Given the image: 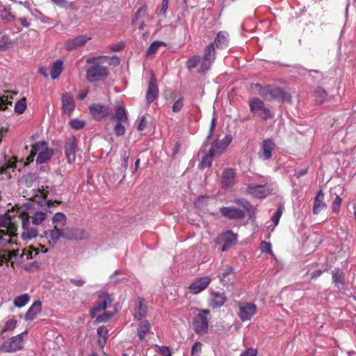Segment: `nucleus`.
<instances>
[{"label": "nucleus", "mask_w": 356, "mask_h": 356, "mask_svg": "<svg viewBox=\"0 0 356 356\" xmlns=\"http://www.w3.org/2000/svg\"><path fill=\"white\" fill-rule=\"evenodd\" d=\"M0 19L7 26H13L17 32H20L22 28L31 26V19H28L24 12L15 14L13 13L10 6H6L0 2Z\"/></svg>", "instance_id": "1"}, {"label": "nucleus", "mask_w": 356, "mask_h": 356, "mask_svg": "<svg viewBox=\"0 0 356 356\" xmlns=\"http://www.w3.org/2000/svg\"><path fill=\"white\" fill-rule=\"evenodd\" d=\"M259 88V95L266 101L279 102H290L291 99V95L280 87L268 85L261 86L260 84H256Z\"/></svg>", "instance_id": "2"}, {"label": "nucleus", "mask_w": 356, "mask_h": 356, "mask_svg": "<svg viewBox=\"0 0 356 356\" xmlns=\"http://www.w3.org/2000/svg\"><path fill=\"white\" fill-rule=\"evenodd\" d=\"M36 154H38L36 162L44 163L51 159L54 154V150L47 147V143L44 140L35 143L32 145L31 152L26 157L25 165L33 162Z\"/></svg>", "instance_id": "3"}, {"label": "nucleus", "mask_w": 356, "mask_h": 356, "mask_svg": "<svg viewBox=\"0 0 356 356\" xmlns=\"http://www.w3.org/2000/svg\"><path fill=\"white\" fill-rule=\"evenodd\" d=\"M98 58L99 57H92L88 58L86 60L88 64H91L86 70V79L90 82L97 81L108 76V68L95 63V60Z\"/></svg>", "instance_id": "4"}, {"label": "nucleus", "mask_w": 356, "mask_h": 356, "mask_svg": "<svg viewBox=\"0 0 356 356\" xmlns=\"http://www.w3.org/2000/svg\"><path fill=\"white\" fill-rule=\"evenodd\" d=\"M250 111L254 115H257L264 120H268L273 118V114L270 110L266 107L264 102L259 98L254 97L249 103Z\"/></svg>", "instance_id": "5"}, {"label": "nucleus", "mask_w": 356, "mask_h": 356, "mask_svg": "<svg viewBox=\"0 0 356 356\" xmlns=\"http://www.w3.org/2000/svg\"><path fill=\"white\" fill-rule=\"evenodd\" d=\"M27 331L13 337L9 341H4L0 346V351L3 353H14L23 348V339Z\"/></svg>", "instance_id": "6"}, {"label": "nucleus", "mask_w": 356, "mask_h": 356, "mask_svg": "<svg viewBox=\"0 0 356 356\" xmlns=\"http://www.w3.org/2000/svg\"><path fill=\"white\" fill-rule=\"evenodd\" d=\"M216 58V52L214 47V42H210L204 49L202 60L198 70L199 73L208 70L213 63Z\"/></svg>", "instance_id": "7"}, {"label": "nucleus", "mask_w": 356, "mask_h": 356, "mask_svg": "<svg viewBox=\"0 0 356 356\" xmlns=\"http://www.w3.org/2000/svg\"><path fill=\"white\" fill-rule=\"evenodd\" d=\"M246 191L254 197L265 198L272 193L273 188L266 184H249L247 186Z\"/></svg>", "instance_id": "8"}, {"label": "nucleus", "mask_w": 356, "mask_h": 356, "mask_svg": "<svg viewBox=\"0 0 356 356\" xmlns=\"http://www.w3.org/2000/svg\"><path fill=\"white\" fill-rule=\"evenodd\" d=\"M192 328L199 335L206 334L209 330V321L202 314H196L192 321Z\"/></svg>", "instance_id": "9"}, {"label": "nucleus", "mask_w": 356, "mask_h": 356, "mask_svg": "<svg viewBox=\"0 0 356 356\" xmlns=\"http://www.w3.org/2000/svg\"><path fill=\"white\" fill-rule=\"evenodd\" d=\"M276 145L273 140L267 138L263 140L260 151L258 153L259 158L266 161L272 157V152L275 149Z\"/></svg>", "instance_id": "10"}, {"label": "nucleus", "mask_w": 356, "mask_h": 356, "mask_svg": "<svg viewBox=\"0 0 356 356\" xmlns=\"http://www.w3.org/2000/svg\"><path fill=\"white\" fill-rule=\"evenodd\" d=\"M92 116L97 121L105 119L110 113L109 108L104 104H92L89 106Z\"/></svg>", "instance_id": "11"}, {"label": "nucleus", "mask_w": 356, "mask_h": 356, "mask_svg": "<svg viewBox=\"0 0 356 356\" xmlns=\"http://www.w3.org/2000/svg\"><path fill=\"white\" fill-rule=\"evenodd\" d=\"M158 95L159 88L157 86V80L154 74H152L146 93V104L149 106L157 98Z\"/></svg>", "instance_id": "12"}, {"label": "nucleus", "mask_w": 356, "mask_h": 356, "mask_svg": "<svg viewBox=\"0 0 356 356\" xmlns=\"http://www.w3.org/2000/svg\"><path fill=\"white\" fill-rule=\"evenodd\" d=\"M77 145L74 136L68 137L65 145V152L69 163L75 161Z\"/></svg>", "instance_id": "13"}, {"label": "nucleus", "mask_w": 356, "mask_h": 356, "mask_svg": "<svg viewBox=\"0 0 356 356\" xmlns=\"http://www.w3.org/2000/svg\"><path fill=\"white\" fill-rule=\"evenodd\" d=\"M220 213L229 220L243 219L245 216L243 211L234 207H222L220 208Z\"/></svg>", "instance_id": "14"}, {"label": "nucleus", "mask_w": 356, "mask_h": 356, "mask_svg": "<svg viewBox=\"0 0 356 356\" xmlns=\"http://www.w3.org/2000/svg\"><path fill=\"white\" fill-rule=\"evenodd\" d=\"M236 183V172L233 168H225L222 173L221 185L226 190L232 188Z\"/></svg>", "instance_id": "15"}, {"label": "nucleus", "mask_w": 356, "mask_h": 356, "mask_svg": "<svg viewBox=\"0 0 356 356\" xmlns=\"http://www.w3.org/2000/svg\"><path fill=\"white\" fill-rule=\"evenodd\" d=\"M44 233L45 236L49 239L48 243L51 247H54L60 238H64V229L57 227L56 225L53 227L52 229L44 231Z\"/></svg>", "instance_id": "16"}, {"label": "nucleus", "mask_w": 356, "mask_h": 356, "mask_svg": "<svg viewBox=\"0 0 356 356\" xmlns=\"http://www.w3.org/2000/svg\"><path fill=\"white\" fill-rule=\"evenodd\" d=\"M16 163V157L4 155L0 161V172L10 176V172H13L17 167Z\"/></svg>", "instance_id": "17"}, {"label": "nucleus", "mask_w": 356, "mask_h": 356, "mask_svg": "<svg viewBox=\"0 0 356 356\" xmlns=\"http://www.w3.org/2000/svg\"><path fill=\"white\" fill-rule=\"evenodd\" d=\"M90 38L86 35H79L76 37L68 39L65 43V49L71 51L79 47H83Z\"/></svg>", "instance_id": "18"}, {"label": "nucleus", "mask_w": 356, "mask_h": 356, "mask_svg": "<svg viewBox=\"0 0 356 356\" xmlns=\"http://www.w3.org/2000/svg\"><path fill=\"white\" fill-rule=\"evenodd\" d=\"M87 238L86 232L80 228L73 227L70 228L67 227L64 229V238L69 241H81Z\"/></svg>", "instance_id": "19"}, {"label": "nucleus", "mask_w": 356, "mask_h": 356, "mask_svg": "<svg viewBox=\"0 0 356 356\" xmlns=\"http://www.w3.org/2000/svg\"><path fill=\"white\" fill-rule=\"evenodd\" d=\"M211 279L209 276L201 277L196 279L188 286V289L193 294H197L204 291L210 284Z\"/></svg>", "instance_id": "20"}, {"label": "nucleus", "mask_w": 356, "mask_h": 356, "mask_svg": "<svg viewBox=\"0 0 356 356\" xmlns=\"http://www.w3.org/2000/svg\"><path fill=\"white\" fill-rule=\"evenodd\" d=\"M61 102L63 113L70 116L75 108V102L72 95L70 92L63 93Z\"/></svg>", "instance_id": "21"}, {"label": "nucleus", "mask_w": 356, "mask_h": 356, "mask_svg": "<svg viewBox=\"0 0 356 356\" xmlns=\"http://www.w3.org/2000/svg\"><path fill=\"white\" fill-rule=\"evenodd\" d=\"M113 300V298L108 293L99 295L95 307L91 310V314L93 315L95 312L105 310L108 307L111 306Z\"/></svg>", "instance_id": "22"}, {"label": "nucleus", "mask_w": 356, "mask_h": 356, "mask_svg": "<svg viewBox=\"0 0 356 356\" xmlns=\"http://www.w3.org/2000/svg\"><path fill=\"white\" fill-rule=\"evenodd\" d=\"M257 307L254 303H246L239 307L238 316L242 321H248L256 314Z\"/></svg>", "instance_id": "23"}, {"label": "nucleus", "mask_w": 356, "mask_h": 356, "mask_svg": "<svg viewBox=\"0 0 356 356\" xmlns=\"http://www.w3.org/2000/svg\"><path fill=\"white\" fill-rule=\"evenodd\" d=\"M22 229L23 232L21 237L24 240L34 238L38 234V229L35 227L30 226V222L28 218L22 220Z\"/></svg>", "instance_id": "24"}, {"label": "nucleus", "mask_w": 356, "mask_h": 356, "mask_svg": "<svg viewBox=\"0 0 356 356\" xmlns=\"http://www.w3.org/2000/svg\"><path fill=\"white\" fill-rule=\"evenodd\" d=\"M234 270L230 266H226L224 269L218 274L220 282L224 285H229L234 283Z\"/></svg>", "instance_id": "25"}, {"label": "nucleus", "mask_w": 356, "mask_h": 356, "mask_svg": "<svg viewBox=\"0 0 356 356\" xmlns=\"http://www.w3.org/2000/svg\"><path fill=\"white\" fill-rule=\"evenodd\" d=\"M135 311L136 314L134 315V320L141 321L143 318L147 316V307L143 298H138L137 304L135 307Z\"/></svg>", "instance_id": "26"}, {"label": "nucleus", "mask_w": 356, "mask_h": 356, "mask_svg": "<svg viewBox=\"0 0 356 356\" xmlns=\"http://www.w3.org/2000/svg\"><path fill=\"white\" fill-rule=\"evenodd\" d=\"M227 300L225 293L212 292L209 300V306L213 309L222 307Z\"/></svg>", "instance_id": "27"}, {"label": "nucleus", "mask_w": 356, "mask_h": 356, "mask_svg": "<svg viewBox=\"0 0 356 356\" xmlns=\"http://www.w3.org/2000/svg\"><path fill=\"white\" fill-rule=\"evenodd\" d=\"M11 233L8 229H0V252L4 253L5 250H8V247L13 245V242L10 238Z\"/></svg>", "instance_id": "28"}, {"label": "nucleus", "mask_w": 356, "mask_h": 356, "mask_svg": "<svg viewBox=\"0 0 356 356\" xmlns=\"http://www.w3.org/2000/svg\"><path fill=\"white\" fill-rule=\"evenodd\" d=\"M42 311V302L40 300H36L33 302V304L29 307L24 315V318L26 321H33L34 320L38 314H40Z\"/></svg>", "instance_id": "29"}, {"label": "nucleus", "mask_w": 356, "mask_h": 356, "mask_svg": "<svg viewBox=\"0 0 356 356\" xmlns=\"http://www.w3.org/2000/svg\"><path fill=\"white\" fill-rule=\"evenodd\" d=\"M214 47L218 49H225L229 45V33L227 31H221L217 33L214 39Z\"/></svg>", "instance_id": "30"}, {"label": "nucleus", "mask_w": 356, "mask_h": 356, "mask_svg": "<svg viewBox=\"0 0 356 356\" xmlns=\"http://www.w3.org/2000/svg\"><path fill=\"white\" fill-rule=\"evenodd\" d=\"M324 194L323 191L320 189L316 195L314 200L313 213L317 215L319 212L326 207L325 203L323 202Z\"/></svg>", "instance_id": "31"}, {"label": "nucleus", "mask_w": 356, "mask_h": 356, "mask_svg": "<svg viewBox=\"0 0 356 356\" xmlns=\"http://www.w3.org/2000/svg\"><path fill=\"white\" fill-rule=\"evenodd\" d=\"M152 333L151 325L147 320H141L137 327V334L139 340L143 341L145 339L147 334Z\"/></svg>", "instance_id": "32"}, {"label": "nucleus", "mask_w": 356, "mask_h": 356, "mask_svg": "<svg viewBox=\"0 0 356 356\" xmlns=\"http://www.w3.org/2000/svg\"><path fill=\"white\" fill-rule=\"evenodd\" d=\"M111 118L117 122L127 123L128 122V117L125 107L122 104L116 106L115 113L111 115Z\"/></svg>", "instance_id": "33"}, {"label": "nucleus", "mask_w": 356, "mask_h": 356, "mask_svg": "<svg viewBox=\"0 0 356 356\" xmlns=\"http://www.w3.org/2000/svg\"><path fill=\"white\" fill-rule=\"evenodd\" d=\"M13 95L10 91L4 90L0 92V111H5L12 105Z\"/></svg>", "instance_id": "34"}, {"label": "nucleus", "mask_w": 356, "mask_h": 356, "mask_svg": "<svg viewBox=\"0 0 356 356\" xmlns=\"http://www.w3.org/2000/svg\"><path fill=\"white\" fill-rule=\"evenodd\" d=\"M63 70V62L61 60H57L53 63L50 68V75L52 79H56L59 77Z\"/></svg>", "instance_id": "35"}, {"label": "nucleus", "mask_w": 356, "mask_h": 356, "mask_svg": "<svg viewBox=\"0 0 356 356\" xmlns=\"http://www.w3.org/2000/svg\"><path fill=\"white\" fill-rule=\"evenodd\" d=\"M13 47V40L6 34L0 31V51H6Z\"/></svg>", "instance_id": "36"}, {"label": "nucleus", "mask_w": 356, "mask_h": 356, "mask_svg": "<svg viewBox=\"0 0 356 356\" xmlns=\"http://www.w3.org/2000/svg\"><path fill=\"white\" fill-rule=\"evenodd\" d=\"M332 282L335 286L340 288L345 284V275L340 270L332 271Z\"/></svg>", "instance_id": "37"}, {"label": "nucleus", "mask_w": 356, "mask_h": 356, "mask_svg": "<svg viewBox=\"0 0 356 356\" xmlns=\"http://www.w3.org/2000/svg\"><path fill=\"white\" fill-rule=\"evenodd\" d=\"M214 154L212 151H209L208 153L205 154L201 159L200 163L199 164V168L203 170L206 168L211 166Z\"/></svg>", "instance_id": "38"}, {"label": "nucleus", "mask_w": 356, "mask_h": 356, "mask_svg": "<svg viewBox=\"0 0 356 356\" xmlns=\"http://www.w3.org/2000/svg\"><path fill=\"white\" fill-rule=\"evenodd\" d=\"M19 250H5L4 253L0 252V265L3 264H8L13 257H16L18 255Z\"/></svg>", "instance_id": "39"}, {"label": "nucleus", "mask_w": 356, "mask_h": 356, "mask_svg": "<svg viewBox=\"0 0 356 356\" xmlns=\"http://www.w3.org/2000/svg\"><path fill=\"white\" fill-rule=\"evenodd\" d=\"M67 218L65 215L61 212L56 213L52 218V224L54 227L56 225L57 227H64L66 225Z\"/></svg>", "instance_id": "40"}, {"label": "nucleus", "mask_w": 356, "mask_h": 356, "mask_svg": "<svg viewBox=\"0 0 356 356\" xmlns=\"http://www.w3.org/2000/svg\"><path fill=\"white\" fill-rule=\"evenodd\" d=\"M30 300V296L27 293L22 294L21 296H17L14 299V305L16 307H22L25 306Z\"/></svg>", "instance_id": "41"}, {"label": "nucleus", "mask_w": 356, "mask_h": 356, "mask_svg": "<svg viewBox=\"0 0 356 356\" xmlns=\"http://www.w3.org/2000/svg\"><path fill=\"white\" fill-rule=\"evenodd\" d=\"M161 46H166V44L162 41L153 42L146 51V55L147 56L154 55Z\"/></svg>", "instance_id": "42"}, {"label": "nucleus", "mask_w": 356, "mask_h": 356, "mask_svg": "<svg viewBox=\"0 0 356 356\" xmlns=\"http://www.w3.org/2000/svg\"><path fill=\"white\" fill-rule=\"evenodd\" d=\"M34 256H36L39 254V250L33 248V246H29L28 248H26L23 250V252L20 254V258L23 259L24 256L26 257V260L33 258Z\"/></svg>", "instance_id": "43"}, {"label": "nucleus", "mask_w": 356, "mask_h": 356, "mask_svg": "<svg viewBox=\"0 0 356 356\" xmlns=\"http://www.w3.org/2000/svg\"><path fill=\"white\" fill-rule=\"evenodd\" d=\"M47 213L44 211H36L32 216V223L33 225H40L46 218Z\"/></svg>", "instance_id": "44"}, {"label": "nucleus", "mask_w": 356, "mask_h": 356, "mask_svg": "<svg viewBox=\"0 0 356 356\" xmlns=\"http://www.w3.org/2000/svg\"><path fill=\"white\" fill-rule=\"evenodd\" d=\"M26 99L25 97H23L19 99L15 104V112L18 114L23 113L26 109Z\"/></svg>", "instance_id": "45"}, {"label": "nucleus", "mask_w": 356, "mask_h": 356, "mask_svg": "<svg viewBox=\"0 0 356 356\" xmlns=\"http://www.w3.org/2000/svg\"><path fill=\"white\" fill-rule=\"evenodd\" d=\"M235 202L237 204L243 207L249 213V214L250 216L252 214H254L253 207H252V205L251 204V203L249 201H248V200H246L245 199L241 198V199H236L235 200Z\"/></svg>", "instance_id": "46"}, {"label": "nucleus", "mask_w": 356, "mask_h": 356, "mask_svg": "<svg viewBox=\"0 0 356 356\" xmlns=\"http://www.w3.org/2000/svg\"><path fill=\"white\" fill-rule=\"evenodd\" d=\"M327 96V93L322 87H317L315 90V97L321 104L323 102Z\"/></svg>", "instance_id": "47"}, {"label": "nucleus", "mask_w": 356, "mask_h": 356, "mask_svg": "<svg viewBox=\"0 0 356 356\" xmlns=\"http://www.w3.org/2000/svg\"><path fill=\"white\" fill-rule=\"evenodd\" d=\"M225 149L221 141L215 140L212 143L209 151H212L213 154L216 155L217 153H221Z\"/></svg>", "instance_id": "48"}, {"label": "nucleus", "mask_w": 356, "mask_h": 356, "mask_svg": "<svg viewBox=\"0 0 356 356\" xmlns=\"http://www.w3.org/2000/svg\"><path fill=\"white\" fill-rule=\"evenodd\" d=\"M38 179L36 173H29L24 177V180L27 187H30Z\"/></svg>", "instance_id": "49"}, {"label": "nucleus", "mask_w": 356, "mask_h": 356, "mask_svg": "<svg viewBox=\"0 0 356 356\" xmlns=\"http://www.w3.org/2000/svg\"><path fill=\"white\" fill-rule=\"evenodd\" d=\"M200 61V57L195 55L188 59L186 61V67L188 69L191 70L195 68Z\"/></svg>", "instance_id": "50"}, {"label": "nucleus", "mask_w": 356, "mask_h": 356, "mask_svg": "<svg viewBox=\"0 0 356 356\" xmlns=\"http://www.w3.org/2000/svg\"><path fill=\"white\" fill-rule=\"evenodd\" d=\"M124 124V122H117L116 124L114 127V132L117 136H122L125 134V127Z\"/></svg>", "instance_id": "51"}, {"label": "nucleus", "mask_w": 356, "mask_h": 356, "mask_svg": "<svg viewBox=\"0 0 356 356\" xmlns=\"http://www.w3.org/2000/svg\"><path fill=\"white\" fill-rule=\"evenodd\" d=\"M17 320L15 319H11L9 321H7L4 325V327L1 331L2 333L8 332V331H13L16 327L17 325Z\"/></svg>", "instance_id": "52"}, {"label": "nucleus", "mask_w": 356, "mask_h": 356, "mask_svg": "<svg viewBox=\"0 0 356 356\" xmlns=\"http://www.w3.org/2000/svg\"><path fill=\"white\" fill-rule=\"evenodd\" d=\"M129 156H130V153L127 149H123L122 151V167L124 169V170H126L128 168Z\"/></svg>", "instance_id": "53"}, {"label": "nucleus", "mask_w": 356, "mask_h": 356, "mask_svg": "<svg viewBox=\"0 0 356 356\" xmlns=\"http://www.w3.org/2000/svg\"><path fill=\"white\" fill-rule=\"evenodd\" d=\"M54 3H55L57 6L64 8H74V3L72 2H69L66 0H51Z\"/></svg>", "instance_id": "54"}, {"label": "nucleus", "mask_w": 356, "mask_h": 356, "mask_svg": "<svg viewBox=\"0 0 356 356\" xmlns=\"http://www.w3.org/2000/svg\"><path fill=\"white\" fill-rule=\"evenodd\" d=\"M202 344L200 341L195 342L191 348V356H200Z\"/></svg>", "instance_id": "55"}, {"label": "nucleus", "mask_w": 356, "mask_h": 356, "mask_svg": "<svg viewBox=\"0 0 356 356\" xmlns=\"http://www.w3.org/2000/svg\"><path fill=\"white\" fill-rule=\"evenodd\" d=\"M284 208L280 206L277 208L276 212L273 214L271 218V220L275 223V225H277L280 221V219L283 213Z\"/></svg>", "instance_id": "56"}, {"label": "nucleus", "mask_w": 356, "mask_h": 356, "mask_svg": "<svg viewBox=\"0 0 356 356\" xmlns=\"http://www.w3.org/2000/svg\"><path fill=\"white\" fill-rule=\"evenodd\" d=\"M69 124L72 128L76 130L82 129L85 125V122L79 119H72L70 121Z\"/></svg>", "instance_id": "57"}, {"label": "nucleus", "mask_w": 356, "mask_h": 356, "mask_svg": "<svg viewBox=\"0 0 356 356\" xmlns=\"http://www.w3.org/2000/svg\"><path fill=\"white\" fill-rule=\"evenodd\" d=\"M184 106V98H179L172 105V110L175 113L179 112Z\"/></svg>", "instance_id": "58"}, {"label": "nucleus", "mask_w": 356, "mask_h": 356, "mask_svg": "<svg viewBox=\"0 0 356 356\" xmlns=\"http://www.w3.org/2000/svg\"><path fill=\"white\" fill-rule=\"evenodd\" d=\"M113 316V312H104L97 317V321L99 323H105Z\"/></svg>", "instance_id": "59"}, {"label": "nucleus", "mask_w": 356, "mask_h": 356, "mask_svg": "<svg viewBox=\"0 0 356 356\" xmlns=\"http://www.w3.org/2000/svg\"><path fill=\"white\" fill-rule=\"evenodd\" d=\"M260 249L262 252L273 254L272 246L269 242L262 241L260 244Z\"/></svg>", "instance_id": "60"}, {"label": "nucleus", "mask_w": 356, "mask_h": 356, "mask_svg": "<svg viewBox=\"0 0 356 356\" xmlns=\"http://www.w3.org/2000/svg\"><path fill=\"white\" fill-rule=\"evenodd\" d=\"M341 198L339 196H337L333 202L332 204V212L334 213H338L340 210V206L341 204Z\"/></svg>", "instance_id": "61"}, {"label": "nucleus", "mask_w": 356, "mask_h": 356, "mask_svg": "<svg viewBox=\"0 0 356 356\" xmlns=\"http://www.w3.org/2000/svg\"><path fill=\"white\" fill-rule=\"evenodd\" d=\"M125 47V44L123 42H120L119 43H117V44H111L108 48L111 51H120L121 50H122Z\"/></svg>", "instance_id": "62"}, {"label": "nucleus", "mask_w": 356, "mask_h": 356, "mask_svg": "<svg viewBox=\"0 0 356 356\" xmlns=\"http://www.w3.org/2000/svg\"><path fill=\"white\" fill-rule=\"evenodd\" d=\"M159 353L160 355L163 356H171V351L170 348L168 346H159Z\"/></svg>", "instance_id": "63"}, {"label": "nucleus", "mask_w": 356, "mask_h": 356, "mask_svg": "<svg viewBox=\"0 0 356 356\" xmlns=\"http://www.w3.org/2000/svg\"><path fill=\"white\" fill-rule=\"evenodd\" d=\"M257 350L253 348H250L248 350L243 351L240 356H257Z\"/></svg>", "instance_id": "64"}]
</instances>
